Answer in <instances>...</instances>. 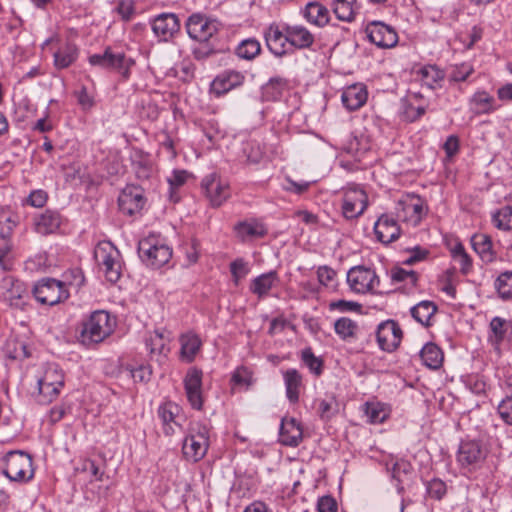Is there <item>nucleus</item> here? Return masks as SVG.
Listing matches in <instances>:
<instances>
[{"instance_id": "f257e3e1", "label": "nucleus", "mask_w": 512, "mask_h": 512, "mask_svg": "<svg viewBox=\"0 0 512 512\" xmlns=\"http://www.w3.org/2000/svg\"><path fill=\"white\" fill-rule=\"evenodd\" d=\"M73 280L59 281L53 278H43L39 280L34 288L33 294L36 300L43 304L53 306L64 302L70 296L69 287H81L84 284L85 278L79 269L71 270L69 273Z\"/></svg>"}, {"instance_id": "f03ea898", "label": "nucleus", "mask_w": 512, "mask_h": 512, "mask_svg": "<svg viewBox=\"0 0 512 512\" xmlns=\"http://www.w3.org/2000/svg\"><path fill=\"white\" fill-rule=\"evenodd\" d=\"M116 326L115 316L105 310H96L82 321L78 340L87 347L99 344L113 334Z\"/></svg>"}, {"instance_id": "7ed1b4c3", "label": "nucleus", "mask_w": 512, "mask_h": 512, "mask_svg": "<svg viewBox=\"0 0 512 512\" xmlns=\"http://www.w3.org/2000/svg\"><path fill=\"white\" fill-rule=\"evenodd\" d=\"M38 401L49 404L55 400L64 387V374L57 364L43 365L36 375Z\"/></svg>"}, {"instance_id": "20e7f679", "label": "nucleus", "mask_w": 512, "mask_h": 512, "mask_svg": "<svg viewBox=\"0 0 512 512\" xmlns=\"http://www.w3.org/2000/svg\"><path fill=\"white\" fill-rule=\"evenodd\" d=\"M209 429L201 422H191L183 440L184 457L192 462H198L206 455L210 440Z\"/></svg>"}, {"instance_id": "39448f33", "label": "nucleus", "mask_w": 512, "mask_h": 512, "mask_svg": "<svg viewBox=\"0 0 512 512\" xmlns=\"http://www.w3.org/2000/svg\"><path fill=\"white\" fill-rule=\"evenodd\" d=\"M94 258L107 281L115 283L122 272L119 250L110 241H101L94 250Z\"/></svg>"}, {"instance_id": "423d86ee", "label": "nucleus", "mask_w": 512, "mask_h": 512, "mask_svg": "<svg viewBox=\"0 0 512 512\" xmlns=\"http://www.w3.org/2000/svg\"><path fill=\"white\" fill-rule=\"evenodd\" d=\"M268 49L280 57L295 49H303L314 42L312 34H265Z\"/></svg>"}, {"instance_id": "0eeeda50", "label": "nucleus", "mask_w": 512, "mask_h": 512, "mask_svg": "<svg viewBox=\"0 0 512 512\" xmlns=\"http://www.w3.org/2000/svg\"><path fill=\"white\" fill-rule=\"evenodd\" d=\"M138 253L142 261L152 268L162 267L172 256L171 248L155 236L142 239L138 245Z\"/></svg>"}, {"instance_id": "6e6552de", "label": "nucleus", "mask_w": 512, "mask_h": 512, "mask_svg": "<svg viewBox=\"0 0 512 512\" xmlns=\"http://www.w3.org/2000/svg\"><path fill=\"white\" fill-rule=\"evenodd\" d=\"M3 473L11 481L26 482L32 479L34 470L30 455L22 451H10L4 458Z\"/></svg>"}, {"instance_id": "1a4fd4ad", "label": "nucleus", "mask_w": 512, "mask_h": 512, "mask_svg": "<svg viewBox=\"0 0 512 512\" xmlns=\"http://www.w3.org/2000/svg\"><path fill=\"white\" fill-rule=\"evenodd\" d=\"M201 189L213 208L222 206L231 197V186L227 179L212 172L201 180Z\"/></svg>"}, {"instance_id": "9d476101", "label": "nucleus", "mask_w": 512, "mask_h": 512, "mask_svg": "<svg viewBox=\"0 0 512 512\" xmlns=\"http://www.w3.org/2000/svg\"><path fill=\"white\" fill-rule=\"evenodd\" d=\"M427 211L425 201L414 194L402 196L396 206L398 219L414 227L420 224Z\"/></svg>"}, {"instance_id": "9b49d317", "label": "nucleus", "mask_w": 512, "mask_h": 512, "mask_svg": "<svg viewBox=\"0 0 512 512\" xmlns=\"http://www.w3.org/2000/svg\"><path fill=\"white\" fill-rule=\"evenodd\" d=\"M347 284L357 294L377 293L380 279L373 269L364 266L352 267L347 273Z\"/></svg>"}, {"instance_id": "f8f14e48", "label": "nucleus", "mask_w": 512, "mask_h": 512, "mask_svg": "<svg viewBox=\"0 0 512 512\" xmlns=\"http://www.w3.org/2000/svg\"><path fill=\"white\" fill-rule=\"evenodd\" d=\"M367 204L368 197L362 188L354 185L344 191L342 212L346 219H355L362 215Z\"/></svg>"}, {"instance_id": "ddd939ff", "label": "nucleus", "mask_w": 512, "mask_h": 512, "mask_svg": "<svg viewBox=\"0 0 512 512\" xmlns=\"http://www.w3.org/2000/svg\"><path fill=\"white\" fill-rule=\"evenodd\" d=\"M89 63L92 66H98L104 69L117 70L127 78L128 69L134 62L131 59H126L124 54H114L110 48H106L103 54H93L89 56Z\"/></svg>"}, {"instance_id": "4468645a", "label": "nucleus", "mask_w": 512, "mask_h": 512, "mask_svg": "<svg viewBox=\"0 0 512 512\" xmlns=\"http://www.w3.org/2000/svg\"><path fill=\"white\" fill-rule=\"evenodd\" d=\"M486 454L478 441H463L457 452V462L463 468L475 469L484 461Z\"/></svg>"}, {"instance_id": "2eb2a0df", "label": "nucleus", "mask_w": 512, "mask_h": 512, "mask_svg": "<svg viewBox=\"0 0 512 512\" xmlns=\"http://www.w3.org/2000/svg\"><path fill=\"white\" fill-rule=\"evenodd\" d=\"M376 338L383 351L392 352L401 343L402 330L396 321L386 320L378 325Z\"/></svg>"}, {"instance_id": "dca6fc26", "label": "nucleus", "mask_w": 512, "mask_h": 512, "mask_svg": "<svg viewBox=\"0 0 512 512\" xmlns=\"http://www.w3.org/2000/svg\"><path fill=\"white\" fill-rule=\"evenodd\" d=\"M119 209L129 216H132L142 210L145 205L143 189L139 186L128 185L119 195Z\"/></svg>"}, {"instance_id": "f3484780", "label": "nucleus", "mask_w": 512, "mask_h": 512, "mask_svg": "<svg viewBox=\"0 0 512 512\" xmlns=\"http://www.w3.org/2000/svg\"><path fill=\"white\" fill-rule=\"evenodd\" d=\"M184 387L190 405L200 410L203 406L202 396V371L191 368L184 378Z\"/></svg>"}, {"instance_id": "a211bd4d", "label": "nucleus", "mask_w": 512, "mask_h": 512, "mask_svg": "<svg viewBox=\"0 0 512 512\" xmlns=\"http://www.w3.org/2000/svg\"><path fill=\"white\" fill-rule=\"evenodd\" d=\"M412 72L429 89L441 88L446 76L445 71L435 64L415 65Z\"/></svg>"}, {"instance_id": "6ab92c4d", "label": "nucleus", "mask_w": 512, "mask_h": 512, "mask_svg": "<svg viewBox=\"0 0 512 512\" xmlns=\"http://www.w3.org/2000/svg\"><path fill=\"white\" fill-rule=\"evenodd\" d=\"M234 232L242 242H250L263 238L268 233V229L261 220L251 218L238 222L234 226Z\"/></svg>"}, {"instance_id": "aec40b11", "label": "nucleus", "mask_w": 512, "mask_h": 512, "mask_svg": "<svg viewBox=\"0 0 512 512\" xmlns=\"http://www.w3.org/2000/svg\"><path fill=\"white\" fill-rule=\"evenodd\" d=\"M374 232L380 242L389 244L399 238L400 227L392 216L383 214L376 221Z\"/></svg>"}, {"instance_id": "412c9836", "label": "nucleus", "mask_w": 512, "mask_h": 512, "mask_svg": "<svg viewBox=\"0 0 512 512\" xmlns=\"http://www.w3.org/2000/svg\"><path fill=\"white\" fill-rule=\"evenodd\" d=\"M244 75L237 71H225L219 74L211 84V90L217 96L224 95L241 86L244 82Z\"/></svg>"}, {"instance_id": "4be33fe9", "label": "nucleus", "mask_w": 512, "mask_h": 512, "mask_svg": "<svg viewBox=\"0 0 512 512\" xmlns=\"http://www.w3.org/2000/svg\"><path fill=\"white\" fill-rule=\"evenodd\" d=\"M158 416L163 424V432L170 436L175 433V426L181 427L180 408L177 404L168 402L158 408Z\"/></svg>"}, {"instance_id": "5701e85b", "label": "nucleus", "mask_w": 512, "mask_h": 512, "mask_svg": "<svg viewBox=\"0 0 512 512\" xmlns=\"http://www.w3.org/2000/svg\"><path fill=\"white\" fill-rule=\"evenodd\" d=\"M170 339V333L168 331L165 329H156L147 335L145 345L151 356L164 358L169 352L168 344Z\"/></svg>"}, {"instance_id": "b1692460", "label": "nucleus", "mask_w": 512, "mask_h": 512, "mask_svg": "<svg viewBox=\"0 0 512 512\" xmlns=\"http://www.w3.org/2000/svg\"><path fill=\"white\" fill-rule=\"evenodd\" d=\"M279 438L283 445L291 447L299 445L303 439L301 425L294 418L282 419Z\"/></svg>"}, {"instance_id": "393cba45", "label": "nucleus", "mask_w": 512, "mask_h": 512, "mask_svg": "<svg viewBox=\"0 0 512 512\" xmlns=\"http://www.w3.org/2000/svg\"><path fill=\"white\" fill-rule=\"evenodd\" d=\"M367 90L363 84L356 83L346 87L341 95L343 105L350 111L361 108L367 101Z\"/></svg>"}, {"instance_id": "a878e982", "label": "nucleus", "mask_w": 512, "mask_h": 512, "mask_svg": "<svg viewBox=\"0 0 512 512\" xmlns=\"http://www.w3.org/2000/svg\"><path fill=\"white\" fill-rule=\"evenodd\" d=\"M132 169L139 180H148L154 173L155 168L149 154L141 150H134L131 154Z\"/></svg>"}, {"instance_id": "bb28decb", "label": "nucleus", "mask_w": 512, "mask_h": 512, "mask_svg": "<svg viewBox=\"0 0 512 512\" xmlns=\"http://www.w3.org/2000/svg\"><path fill=\"white\" fill-rule=\"evenodd\" d=\"M474 251L485 263H492L496 259V252L493 249L491 237L484 233L474 234L471 238Z\"/></svg>"}, {"instance_id": "cd10ccee", "label": "nucleus", "mask_w": 512, "mask_h": 512, "mask_svg": "<svg viewBox=\"0 0 512 512\" xmlns=\"http://www.w3.org/2000/svg\"><path fill=\"white\" fill-rule=\"evenodd\" d=\"M187 32H217L220 30V23L202 13L192 14L186 21Z\"/></svg>"}, {"instance_id": "c85d7f7f", "label": "nucleus", "mask_w": 512, "mask_h": 512, "mask_svg": "<svg viewBox=\"0 0 512 512\" xmlns=\"http://www.w3.org/2000/svg\"><path fill=\"white\" fill-rule=\"evenodd\" d=\"M420 359L427 368L432 370L439 369L444 360L443 351L435 343H426L420 351Z\"/></svg>"}, {"instance_id": "c756f323", "label": "nucleus", "mask_w": 512, "mask_h": 512, "mask_svg": "<svg viewBox=\"0 0 512 512\" xmlns=\"http://www.w3.org/2000/svg\"><path fill=\"white\" fill-rule=\"evenodd\" d=\"M278 281V274L276 271H269L254 278L250 285V291L257 295L258 298H263L268 295L269 291Z\"/></svg>"}, {"instance_id": "7c9ffc66", "label": "nucleus", "mask_w": 512, "mask_h": 512, "mask_svg": "<svg viewBox=\"0 0 512 512\" xmlns=\"http://www.w3.org/2000/svg\"><path fill=\"white\" fill-rule=\"evenodd\" d=\"M286 396L291 403H297L302 387V376L296 369H288L283 373Z\"/></svg>"}, {"instance_id": "2f4dec72", "label": "nucleus", "mask_w": 512, "mask_h": 512, "mask_svg": "<svg viewBox=\"0 0 512 512\" xmlns=\"http://www.w3.org/2000/svg\"><path fill=\"white\" fill-rule=\"evenodd\" d=\"M181 358L187 362H192L202 345L198 335L188 332L180 336Z\"/></svg>"}, {"instance_id": "473e14b6", "label": "nucleus", "mask_w": 512, "mask_h": 512, "mask_svg": "<svg viewBox=\"0 0 512 512\" xmlns=\"http://www.w3.org/2000/svg\"><path fill=\"white\" fill-rule=\"evenodd\" d=\"M304 16L307 21L316 27H323L330 21L328 9L320 3H308L304 9Z\"/></svg>"}, {"instance_id": "72a5a7b5", "label": "nucleus", "mask_w": 512, "mask_h": 512, "mask_svg": "<svg viewBox=\"0 0 512 512\" xmlns=\"http://www.w3.org/2000/svg\"><path fill=\"white\" fill-rule=\"evenodd\" d=\"M289 87L288 80L282 77H273L262 86V98L266 101L279 100Z\"/></svg>"}, {"instance_id": "f704fd0d", "label": "nucleus", "mask_w": 512, "mask_h": 512, "mask_svg": "<svg viewBox=\"0 0 512 512\" xmlns=\"http://www.w3.org/2000/svg\"><path fill=\"white\" fill-rule=\"evenodd\" d=\"M448 248L452 259L460 265L461 272L467 274L472 267V260L463 244L456 239L448 243Z\"/></svg>"}, {"instance_id": "c9c22d12", "label": "nucleus", "mask_w": 512, "mask_h": 512, "mask_svg": "<svg viewBox=\"0 0 512 512\" xmlns=\"http://www.w3.org/2000/svg\"><path fill=\"white\" fill-rule=\"evenodd\" d=\"M334 331L343 341H351L357 338L359 326L351 318L341 317L334 322Z\"/></svg>"}, {"instance_id": "e433bc0d", "label": "nucleus", "mask_w": 512, "mask_h": 512, "mask_svg": "<svg viewBox=\"0 0 512 512\" xmlns=\"http://www.w3.org/2000/svg\"><path fill=\"white\" fill-rule=\"evenodd\" d=\"M60 226V217L57 213L46 211L35 220V229L39 234L53 233Z\"/></svg>"}, {"instance_id": "4c0bfd02", "label": "nucleus", "mask_w": 512, "mask_h": 512, "mask_svg": "<svg viewBox=\"0 0 512 512\" xmlns=\"http://www.w3.org/2000/svg\"><path fill=\"white\" fill-rule=\"evenodd\" d=\"M193 41L192 51L196 58H205L214 52L211 43L212 34H189Z\"/></svg>"}, {"instance_id": "58836bf2", "label": "nucleus", "mask_w": 512, "mask_h": 512, "mask_svg": "<svg viewBox=\"0 0 512 512\" xmlns=\"http://www.w3.org/2000/svg\"><path fill=\"white\" fill-rule=\"evenodd\" d=\"M437 311V306L432 301H421L411 308L412 317L425 326L430 325V321Z\"/></svg>"}, {"instance_id": "ea45409f", "label": "nucleus", "mask_w": 512, "mask_h": 512, "mask_svg": "<svg viewBox=\"0 0 512 512\" xmlns=\"http://www.w3.org/2000/svg\"><path fill=\"white\" fill-rule=\"evenodd\" d=\"M152 32H179L180 22L173 13H163L152 21Z\"/></svg>"}, {"instance_id": "a19ab883", "label": "nucleus", "mask_w": 512, "mask_h": 512, "mask_svg": "<svg viewBox=\"0 0 512 512\" xmlns=\"http://www.w3.org/2000/svg\"><path fill=\"white\" fill-rule=\"evenodd\" d=\"M371 149L369 140L366 136L353 137L344 147L347 154L355 158L356 161L361 162L366 153Z\"/></svg>"}, {"instance_id": "79ce46f5", "label": "nucleus", "mask_w": 512, "mask_h": 512, "mask_svg": "<svg viewBox=\"0 0 512 512\" xmlns=\"http://www.w3.org/2000/svg\"><path fill=\"white\" fill-rule=\"evenodd\" d=\"M490 334H489V342L491 345L497 350L500 351V345L502 344L506 332H507V322L505 319L501 317H494L490 322Z\"/></svg>"}, {"instance_id": "37998d69", "label": "nucleus", "mask_w": 512, "mask_h": 512, "mask_svg": "<svg viewBox=\"0 0 512 512\" xmlns=\"http://www.w3.org/2000/svg\"><path fill=\"white\" fill-rule=\"evenodd\" d=\"M356 0H334L333 11L336 18L341 21L351 22L356 14V7L354 6Z\"/></svg>"}, {"instance_id": "c03bdc74", "label": "nucleus", "mask_w": 512, "mask_h": 512, "mask_svg": "<svg viewBox=\"0 0 512 512\" xmlns=\"http://www.w3.org/2000/svg\"><path fill=\"white\" fill-rule=\"evenodd\" d=\"M231 383L233 388L248 390L254 384L253 372L245 366H240L232 373Z\"/></svg>"}, {"instance_id": "a18cd8bd", "label": "nucleus", "mask_w": 512, "mask_h": 512, "mask_svg": "<svg viewBox=\"0 0 512 512\" xmlns=\"http://www.w3.org/2000/svg\"><path fill=\"white\" fill-rule=\"evenodd\" d=\"M492 223L499 230H512V206H504L493 213Z\"/></svg>"}, {"instance_id": "49530a36", "label": "nucleus", "mask_w": 512, "mask_h": 512, "mask_svg": "<svg viewBox=\"0 0 512 512\" xmlns=\"http://www.w3.org/2000/svg\"><path fill=\"white\" fill-rule=\"evenodd\" d=\"M77 57V48L72 44H67L60 48L54 54L55 65L58 68H66L71 65Z\"/></svg>"}, {"instance_id": "de8ad7c7", "label": "nucleus", "mask_w": 512, "mask_h": 512, "mask_svg": "<svg viewBox=\"0 0 512 512\" xmlns=\"http://www.w3.org/2000/svg\"><path fill=\"white\" fill-rule=\"evenodd\" d=\"M493 98L485 91L476 92L471 98V105L478 114L489 113L493 110Z\"/></svg>"}, {"instance_id": "09e8293b", "label": "nucleus", "mask_w": 512, "mask_h": 512, "mask_svg": "<svg viewBox=\"0 0 512 512\" xmlns=\"http://www.w3.org/2000/svg\"><path fill=\"white\" fill-rule=\"evenodd\" d=\"M366 416L372 424H379L384 422L389 416L387 407L379 402H371L366 404Z\"/></svg>"}, {"instance_id": "8fccbe9b", "label": "nucleus", "mask_w": 512, "mask_h": 512, "mask_svg": "<svg viewBox=\"0 0 512 512\" xmlns=\"http://www.w3.org/2000/svg\"><path fill=\"white\" fill-rule=\"evenodd\" d=\"M243 154L249 163L258 164L264 158L265 151L261 143L251 140L244 144Z\"/></svg>"}, {"instance_id": "3c124183", "label": "nucleus", "mask_w": 512, "mask_h": 512, "mask_svg": "<svg viewBox=\"0 0 512 512\" xmlns=\"http://www.w3.org/2000/svg\"><path fill=\"white\" fill-rule=\"evenodd\" d=\"M188 178L189 173L186 170L176 169L172 171L167 179L170 186V199L172 201L177 202L179 200L178 196L175 195V190L183 186Z\"/></svg>"}, {"instance_id": "603ef678", "label": "nucleus", "mask_w": 512, "mask_h": 512, "mask_svg": "<svg viewBox=\"0 0 512 512\" xmlns=\"http://www.w3.org/2000/svg\"><path fill=\"white\" fill-rule=\"evenodd\" d=\"M366 38L381 49L393 48L399 41L398 34H366Z\"/></svg>"}, {"instance_id": "864d4df0", "label": "nucleus", "mask_w": 512, "mask_h": 512, "mask_svg": "<svg viewBox=\"0 0 512 512\" xmlns=\"http://www.w3.org/2000/svg\"><path fill=\"white\" fill-rule=\"evenodd\" d=\"M496 288L503 300L512 298V272H504L496 280Z\"/></svg>"}, {"instance_id": "5fc2aeb1", "label": "nucleus", "mask_w": 512, "mask_h": 512, "mask_svg": "<svg viewBox=\"0 0 512 512\" xmlns=\"http://www.w3.org/2000/svg\"><path fill=\"white\" fill-rule=\"evenodd\" d=\"M126 369L136 382H148L152 375V369L148 364H127Z\"/></svg>"}, {"instance_id": "6e6d98bb", "label": "nucleus", "mask_w": 512, "mask_h": 512, "mask_svg": "<svg viewBox=\"0 0 512 512\" xmlns=\"http://www.w3.org/2000/svg\"><path fill=\"white\" fill-rule=\"evenodd\" d=\"M473 72V66L464 62L452 66L448 78L450 82H462L465 81Z\"/></svg>"}, {"instance_id": "4d7b16f0", "label": "nucleus", "mask_w": 512, "mask_h": 512, "mask_svg": "<svg viewBox=\"0 0 512 512\" xmlns=\"http://www.w3.org/2000/svg\"><path fill=\"white\" fill-rule=\"evenodd\" d=\"M260 43L254 39H247L241 42L237 48V55L244 59H252L259 54Z\"/></svg>"}, {"instance_id": "13d9d810", "label": "nucleus", "mask_w": 512, "mask_h": 512, "mask_svg": "<svg viewBox=\"0 0 512 512\" xmlns=\"http://www.w3.org/2000/svg\"><path fill=\"white\" fill-rule=\"evenodd\" d=\"M302 361L315 375L318 376L322 373L323 363L318 357L314 355L310 348L302 351Z\"/></svg>"}, {"instance_id": "bf43d9fd", "label": "nucleus", "mask_w": 512, "mask_h": 512, "mask_svg": "<svg viewBox=\"0 0 512 512\" xmlns=\"http://www.w3.org/2000/svg\"><path fill=\"white\" fill-rule=\"evenodd\" d=\"M497 412L502 421L512 426V395H507L497 406Z\"/></svg>"}, {"instance_id": "052dcab7", "label": "nucleus", "mask_w": 512, "mask_h": 512, "mask_svg": "<svg viewBox=\"0 0 512 512\" xmlns=\"http://www.w3.org/2000/svg\"><path fill=\"white\" fill-rule=\"evenodd\" d=\"M230 272L236 284L250 272L248 263L239 258L230 264Z\"/></svg>"}, {"instance_id": "680f3d73", "label": "nucleus", "mask_w": 512, "mask_h": 512, "mask_svg": "<svg viewBox=\"0 0 512 512\" xmlns=\"http://www.w3.org/2000/svg\"><path fill=\"white\" fill-rule=\"evenodd\" d=\"M391 279L395 282H404L414 285L417 280V274L412 270H405L403 268H394L391 270Z\"/></svg>"}, {"instance_id": "e2e57ef3", "label": "nucleus", "mask_w": 512, "mask_h": 512, "mask_svg": "<svg viewBox=\"0 0 512 512\" xmlns=\"http://www.w3.org/2000/svg\"><path fill=\"white\" fill-rule=\"evenodd\" d=\"M336 272L328 266H321L317 270L319 282L326 287H334L336 284Z\"/></svg>"}, {"instance_id": "0e129e2a", "label": "nucleus", "mask_w": 512, "mask_h": 512, "mask_svg": "<svg viewBox=\"0 0 512 512\" xmlns=\"http://www.w3.org/2000/svg\"><path fill=\"white\" fill-rule=\"evenodd\" d=\"M427 493L431 498L440 500L446 494V484L440 479H432L427 484Z\"/></svg>"}, {"instance_id": "69168bd1", "label": "nucleus", "mask_w": 512, "mask_h": 512, "mask_svg": "<svg viewBox=\"0 0 512 512\" xmlns=\"http://www.w3.org/2000/svg\"><path fill=\"white\" fill-rule=\"evenodd\" d=\"M331 310H338L341 312L346 311H356L360 309V304L353 302V301H346V300H338L331 302L329 305Z\"/></svg>"}, {"instance_id": "338daca9", "label": "nucleus", "mask_w": 512, "mask_h": 512, "mask_svg": "<svg viewBox=\"0 0 512 512\" xmlns=\"http://www.w3.org/2000/svg\"><path fill=\"white\" fill-rule=\"evenodd\" d=\"M318 512H337V503L331 496H324L318 500Z\"/></svg>"}, {"instance_id": "774afa93", "label": "nucleus", "mask_w": 512, "mask_h": 512, "mask_svg": "<svg viewBox=\"0 0 512 512\" xmlns=\"http://www.w3.org/2000/svg\"><path fill=\"white\" fill-rule=\"evenodd\" d=\"M47 201V194L43 190L32 191L28 197V203L34 207L41 208Z\"/></svg>"}]
</instances>
